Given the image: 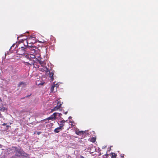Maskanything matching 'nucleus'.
Instances as JSON below:
<instances>
[{
  "label": "nucleus",
  "instance_id": "1",
  "mask_svg": "<svg viewBox=\"0 0 158 158\" xmlns=\"http://www.w3.org/2000/svg\"><path fill=\"white\" fill-rule=\"evenodd\" d=\"M25 57L29 60L28 62H26V65H33L34 67L35 68H39L40 66L37 65V59L35 58V56L34 55L30 54H26L25 56Z\"/></svg>",
  "mask_w": 158,
  "mask_h": 158
},
{
  "label": "nucleus",
  "instance_id": "2",
  "mask_svg": "<svg viewBox=\"0 0 158 158\" xmlns=\"http://www.w3.org/2000/svg\"><path fill=\"white\" fill-rule=\"evenodd\" d=\"M12 148L15 149V151L16 152L15 154L16 156L19 157L25 156L26 157L27 156V154L25 153V152L21 148H17L16 147H12Z\"/></svg>",
  "mask_w": 158,
  "mask_h": 158
},
{
  "label": "nucleus",
  "instance_id": "3",
  "mask_svg": "<svg viewBox=\"0 0 158 158\" xmlns=\"http://www.w3.org/2000/svg\"><path fill=\"white\" fill-rule=\"evenodd\" d=\"M35 38L33 37L32 36H30L28 38L27 40H25L24 42V44L25 46H29V44H33L35 43V41L34 40V39Z\"/></svg>",
  "mask_w": 158,
  "mask_h": 158
},
{
  "label": "nucleus",
  "instance_id": "4",
  "mask_svg": "<svg viewBox=\"0 0 158 158\" xmlns=\"http://www.w3.org/2000/svg\"><path fill=\"white\" fill-rule=\"evenodd\" d=\"M28 47L30 48V50L31 51V52L33 53V54L36 52L37 53L40 52V50H39L38 48L36 46L31 45V46L29 45Z\"/></svg>",
  "mask_w": 158,
  "mask_h": 158
},
{
  "label": "nucleus",
  "instance_id": "5",
  "mask_svg": "<svg viewBox=\"0 0 158 158\" xmlns=\"http://www.w3.org/2000/svg\"><path fill=\"white\" fill-rule=\"evenodd\" d=\"M26 48H24V47H22L20 48H19L17 51V53L19 55H26L25 52H26Z\"/></svg>",
  "mask_w": 158,
  "mask_h": 158
},
{
  "label": "nucleus",
  "instance_id": "6",
  "mask_svg": "<svg viewBox=\"0 0 158 158\" xmlns=\"http://www.w3.org/2000/svg\"><path fill=\"white\" fill-rule=\"evenodd\" d=\"M57 113H54L52 115H51L48 118L43 120V121H45L46 120H53L56 119V117L57 116Z\"/></svg>",
  "mask_w": 158,
  "mask_h": 158
},
{
  "label": "nucleus",
  "instance_id": "7",
  "mask_svg": "<svg viewBox=\"0 0 158 158\" xmlns=\"http://www.w3.org/2000/svg\"><path fill=\"white\" fill-rule=\"evenodd\" d=\"M62 105V103L59 101H58L57 102V105L56 106H55L53 109H51L52 111H56L59 109L61 107Z\"/></svg>",
  "mask_w": 158,
  "mask_h": 158
},
{
  "label": "nucleus",
  "instance_id": "8",
  "mask_svg": "<svg viewBox=\"0 0 158 158\" xmlns=\"http://www.w3.org/2000/svg\"><path fill=\"white\" fill-rule=\"evenodd\" d=\"M37 62V65H39L38 64L40 65L41 67H45L46 63L45 62L44 60L42 58V59L39 60Z\"/></svg>",
  "mask_w": 158,
  "mask_h": 158
},
{
  "label": "nucleus",
  "instance_id": "9",
  "mask_svg": "<svg viewBox=\"0 0 158 158\" xmlns=\"http://www.w3.org/2000/svg\"><path fill=\"white\" fill-rule=\"evenodd\" d=\"M34 55V56H35V58H36L37 60V61L42 59L41 58L40 55L39 54V52H38V53L37 52L35 53Z\"/></svg>",
  "mask_w": 158,
  "mask_h": 158
},
{
  "label": "nucleus",
  "instance_id": "10",
  "mask_svg": "<svg viewBox=\"0 0 158 158\" xmlns=\"http://www.w3.org/2000/svg\"><path fill=\"white\" fill-rule=\"evenodd\" d=\"M43 68H40V70L42 72H45L46 73H47L49 71L48 68H47L46 66L45 67H42Z\"/></svg>",
  "mask_w": 158,
  "mask_h": 158
},
{
  "label": "nucleus",
  "instance_id": "11",
  "mask_svg": "<svg viewBox=\"0 0 158 158\" xmlns=\"http://www.w3.org/2000/svg\"><path fill=\"white\" fill-rule=\"evenodd\" d=\"M48 72H49V77H50L51 79L50 80L51 81H52L54 79L53 78V75H54V73L53 72H51L49 70Z\"/></svg>",
  "mask_w": 158,
  "mask_h": 158
},
{
  "label": "nucleus",
  "instance_id": "12",
  "mask_svg": "<svg viewBox=\"0 0 158 158\" xmlns=\"http://www.w3.org/2000/svg\"><path fill=\"white\" fill-rule=\"evenodd\" d=\"M85 131H76V133L78 135H83L85 134Z\"/></svg>",
  "mask_w": 158,
  "mask_h": 158
},
{
  "label": "nucleus",
  "instance_id": "13",
  "mask_svg": "<svg viewBox=\"0 0 158 158\" xmlns=\"http://www.w3.org/2000/svg\"><path fill=\"white\" fill-rule=\"evenodd\" d=\"M110 156L111 158H116L117 155L114 153L112 152L110 153Z\"/></svg>",
  "mask_w": 158,
  "mask_h": 158
},
{
  "label": "nucleus",
  "instance_id": "14",
  "mask_svg": "<svg viewBox=\"0 0 158 158\" xmlns=\"http://www.w3.org/2000/svg\"><path fill=\"white\" fill-rule=\"evenodd\" d=\"M57 88V86H56L55 85H53L52 86L51 88V91L52 92H54V88L55 87Z\"/></svg>",
  "mask_w": 158,
  "mask_h": 158
},
{
  "label": "nucleus",
  "instance_id": "15",
  "mask_svg": "<svg viewBox=\"0 0 158 158\" xmlns=\"http://www.w3.org/2000/svg\"><path fill=\"white\" fill-rule=\"evenodd\" d=\"M6 110H7V109L5 107H2V108H0V111L4 112Z\"/></svg>",
  "mask_w": 158,
  "mask_h": 158
},
{
  "label": "nucleus",
  "instance_id": "16",
  "mask_svg": "<svg viewBox=\"0 0 158 158\" xmlns=\"http://www.w3.org/2000/svg\"><path fill=\"white\" fill-rule=\"evenodd\" d=\"M22 85H25V82H21L18 85V86L20 87Z\"/></svg>",
  "mask_w": 158,
  "mask_h": 158
},
{
  "label": "nucleus",
  "instance_id": "17",
  "mask_svg": "<svg viewBox=\"0 0 158 158\" xmlns=\"http://www.w3.org/2000/svg\"><path fill=\"white\" fill-rule=\"evenodd\" d=\"M60 130L58 129L57 128H57H56V129H55L54 131L55 133H58L60 132Z\"/></svg>",
  "mask_w": 158,
  "mask_h": 158
},
{
  "label": "nucleus",
  "instance_id": "18",
  "mask_svg": "<svg viewBox=\"0 0 158 158\" xmlns=\"http://www.w3.org/2000/svg\"><path fill=\"white\" fill-rule=\"evenodd\" d=\"M95 141L96 139L94 137H93L91 139V141L93 142H94Z\"/></svg>",
  "mask_w": 158,
  "mask_h": 158
},
{
  "label": "nucleus",
  "instance_id": "19",
  "mask_svg": "<svg viewBox=\"0 0 158 158\" xmlns=\"http://www.w3.org/2000/svg\"><path fill=\"white\" fill-rule=\"evenodd\" d=\"M57 128L59 130H62L64 129L63 127V126H60L57 127Z\"/></svg>",
  "mask_w": 158,
  "mask_h": 158
},
{
  "label": "nucleus",
  "instance_id": "20",
  "mask_svg": "<svg viewBox=\"0 0 158 158\" xmlns=\"http://www.w3.org/2000/svg\"><path fill=\"white\" fill-rule=\"evenodd\" d=\"M66 122V121L64 120H62L61 121L59 122L60 123L64 124V123Z\"/></svg>",
  "mask_w": 158,
  "mask_h": 158
},
{
  "label": "nucleus",
  "instance_id": "21",
  "mask_svg": "<svg viewBox=\"0 0 158 158\" xmlns=\"http://www.w3.org/2000/svg\"><path fill=\"white\" fill-rule=\"evenodd\" d=\"M58 124L60 126H63V127L64 126V124L63 123H58Z\"/></svg>",
  "mask_w": 158,
  "mask_h": 158
},
{
  "label": "nucleus",
  "instance_id": "22",
  "mask_svg": "<svg viewBox=\"0 0 158 158\" xmlns=\"http://www.w3.org/2000/svg\"><path fill=\"white\" fill-rule=\"evenodd\" d=\"M6 129L7 130V129H8V128L9 127H10L11 126H10V125H6Z\"/></svg>",
  "mask_w": 158,
  "mask_h": 158
},
{
  "label": "nucleus",
  "instance_id": "23",
  "mask_svg": "<svg viewBox=\"0 0 158 158\" xmlns=\"http://www.w3.org/2000/svg\"><path fill=\"white\" fill-rule=\"evenodd\" d=\"M57 114H58V116H59L60 117V118H61V116L62 115V114H61V113H57Z\"/></svg>",
  "mask_w": 158,
  "mask_h": 158
},
{
  "label": "nucleus",
  "instance_id": "24",
  "mask_svg": "<svg viewBox=\"0 0 158 158\" xmlns=\"http://www.w3.org/2000/svg\"><path fill=\"white\" fill-rule=\"evenodd\" d=\"M36 132L37 133L38 135H39L41 133V132L40 131H37Z\"/></svg>",
  "mask_w": 158,
  "mask_h": 158
},
{
  "label": "nucleus",
  "instance_id": "25",
  "mask_svg": "<svg viewBox=\"0 0 158 158\" xmlns=\"http://www.w3.org/2000/svg\"><path fill=\"white\" fill-rule=\"evenodd\" d=\"M6 124H7L6 123H3L2 124V125L4 126L6 125Z\"/></svg>",
  "mask_w": 158,
  "mask_h": 158
},
{
  "label": "nucleus",
  "instance_id": "26",
  "mask_svg": "<svg viewBox=\"0 0 158 158\" xmlns=\"http://www.w3.org/2000/svg\"><path fill=\"white\" fill-rule=\"evenodd\" d=\"M31 94H30V95H27V96H26L25 97H26V98H28V97H30V96L31 95Z\"/></svg>",
  "mask_w": 158,
  "mask_h": 158
},
{
  "label": "nucleus",
  "instance_id": "27",
  "mask_svg": "<svg viewBox=\"0 0 158 158\" xmlns=\"http://www.w3.org/2000/svg\"><path fill=\"white\" fill-rule=\"evenodd\" d=\"M44 83H39V84L38 85H43Z\"/></svg>",
  "mask_w": 158,
  "mask_h": 158
},
{
  "label": "nucleus",
  "instance_id": "28",
  "mask_svg": "<svg viewBox=\"0 0 158 158\" xmlns=\"http://www.w3.org/2000/svg\"><path fill=\"white\" fill-rule=\"evenodd\" d=\"M108 154L106 153V154H105V156H107H107H108Z\"/></svg>",
  "mask_w": 158,
  "mask_h": 158
},
{
  "label": "nucleus",
  "instance_id": "29",
  "mask_svg": "<svg viewBox=\"0 0 158 158\" xmlns=\"http://www.w3.org/2000/svg\"><path fill=\"white\" fill-rule=\"evenodd\" d=\"M2 145L0 144V148H2Z\"/></svg>",
  "mask_w": 158,
  "mask_h": 158
},
{
  "label": "nucleus",
  "instance_id": "30",
  "mask_svg": "<svg viewBox=\"0 0 158 158\" xmlns=\"http://www.w3.org/2000/svg\"><path fill=\"white\" fill-rule=\"evenodd\" d=\"M67 113H68V112H67V111H66V112L64 113V114H67Z\"/></svg>",
  "mask_w": 158,
  "mask_h": 158
},
{
  "label": "nucleus",
  "instance_id": "31",
  "mask_svg": "<svg viewBox=\"0 0 158 158\" xmlns=\"http://www.w3.org/2000/svg\"><path fill=\"white\" fill-rule=\"evenodd\" d=\"M102 158H108L107 156H104Z\"/></svg>",
  "mask_w": 158,
  "mask_h": 158
},
{
  "label": "nucleus",
  "instance_id": "32",
  "mask_svg": "<svg viewBox=\"0 0 158 158\" xmlns=\"http://www.w3.org/2000/svg\"><path fill=\"white\" fill-rule=\"evenodd\" d=\"M25 98V97H24V98H21V99H24V98Z\"/></svg>",
  "mask_w": 158,
  "mask_h": 158
},
{
  "label": "nucleus",
  "instance_id": "33",
  "mask_svg": "<svg viewBox=\"0 0 158 158\" xmlns=\"http://www.w3.org/2000/svg\"><path fill=\"white\" fill-rule=\"evenodd\" d=\"M40 43H44V42H40Z\"/></svg>",
  "mask_w": 158,
  "mask_h": 158
},
{
  "label": "nucleus",
  "instance_id": "34",
  "mask_svg": "<svg viewBox=\"0 0 158 158\" xmlns=\"http://www.w3.org/2000/svg\"><path fill=\"white\" fill-rule=\"evenodd\" d=\"M29 46H31V45H32V44H29Z\"/></svg>",
  "mask_w": 158,
  "mask_h": 158
},
{
  "label": "nucleus",
  "instance_id": "35",
  "mask_svg": "<svg viewBox=\"0 0 158 158\" xmlns=\"http://www.w3.org/2000/svg\"><path fill=\"white\" fill-rule=\"evenodd\" d=\"M71 118V117H69V118Z\"/></svg>",
  "mask_w": 158,
  "mask_h": 158
}]
</instances>
